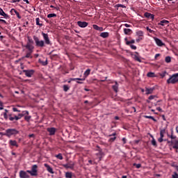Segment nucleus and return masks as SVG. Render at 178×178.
<instances>
[{
    "label": "nucleus",
    "instance_id": "nucleus-24",
    "mask_svg": "<svg viewBox=\"0 0 178 178\" xmlns=\"http://www.w3.org/2000/svg\"><path fill=\"white\" fill-rule=\"evenodd\" d=\"M163 137H165V134H160V138L158 139L159 143H163V141H166V139L163 140Z\"/></svg>",
    "mask_w": 178,
    "mask_h": 178
},
{
    "label": "nucleus",
    "instance_id": "nucleus-29",
    "mask_svg": "<svg viewBox=\"0 0 178 178\" xmlns=\"http://www.w3.org/2000/svg\"><path fill=\"white\" fill-rule=\"evenodd\" d=\"M40 63H41L43 66H47L48 65V60L46 59L45 61H41V59H39Z\"/></svg>",
    "mask_w": 178,
    "mask_h": 178
},
{
    "label": "nucleus",
    "instance_id": "nucleus-23",
    "mask_svg": "<svg viewBox=\"0 0 178 178\" xmlns=\"http://www.w3.org/2000/svg\"><path fill=\"white\" fill-rule=\"evenodd\" d=\"M100 37H102V38H108V37H109V33L102 32L100 33Z\"/></svg>",
    "mask_w": 178,
    "mask_h": 178
},
{
    "label": "nucleus",
    "instance_id": "nucleus-59",
    "mask_svg": "<svg viewBox=\"0 0 178 178\" xmlns=\"http://www.w3.org/2000/svg\"><path fill=\"white\" fill-rule=\"evenodd\" d=\"M29 138H33L35 137V135H34V134H30V135L29 136Z\"/></svg>",
    "mask_w": 178,
    "mask_h": 178
},
{
    "label": "nucleus",
    "instance_id": "nucleus-34",
    "mask_svg": "<svg viewBox=\"0 0 178 178\" xmlns=\"http://www.w3.org/2000/svg\"><path fill=\"white\" fill-rule=\"evenodd\" d=\"M90 72H91V70L90 69L86 70V72H84L85 77H87V76L90 74Z\"/></svg>",
    "mask_w": 178,
    "mask_h": 178
},
{
    "label": "nucleus",
    "instance_id": "nucleus-52",
    "mask_svg": "<svg viewBox=\"0 0 178 178\" xmlns=\"http://www.w3.org/2000/svg\"><path fill=\"white\" fill-rule=\"evenodd\" d=\"M146 29L147 31H149V33H154V31L149 29V27L148 26L146 27Z\"/></svg>",
    "mask_w": 178,
    "mask_h": 178
},
{
    "label": "nucleus",
    "instance_id": "nucleus-44",
    "mask_svg": "<svg viewBox=\"0 0 178 178\" xmlns=\"http://www.w3.org/2000/svg\"><path fill=\"white\" fill-rule=\"evenodd\" d=\"M134 166H136V169H140V168H141V164L134 163Z\"/></svg>",
    "mask_w": 178,
    "mask_h": 178
},
{
    "label": "nucleus",
    "instance_id": "nucleus-42",
    "mask_svg": "<svg viewBox=\"0 0 178 178\" xmlns=\"http://www.w3.org/2000/svg\"><path fill=\"white\" fill-rule=\"evenodd\" d=\"M115 140H116V136H113V137L110 138L108 141H109V143H113V141H115Z\"/></svg>",
    "mask_w": 178,
    "mask_h": 178
},
{
    "label": "nucleus",
    "instance_id": "nucleus-27",
    "mask_svg": "<svg viewBox=\"0 0 178 178\" xmlns=\"http://www.w3.org/2000/svg\"><path fill=\"white\" fill-rule=\"evenodd\" d=\"M76 80H78L79 81H84L86 79H81V78H70L71 81H76Z\"/></svg>",
    "mask_w": 178,
    "mask_h": 178
},
{
    "label": "nucleus",
    "instance_id": "nucleus-20",
    "mask_svg": "<svg viewBox=\"0 0 178 178\" xmlns=\"http://www.w3.org/2000/svg\"><path fill=\"white\" fill-rule=\"evenodd\" d=\"M124 34H126V35H130V34H131L133 33V31H131V29H124Z\"/></svg>",
    "mask_w": 178,
    "mask_h": 178
},
{
    "label": "nucleus",
    "instance_id": "nucleus-3",
    "mask_svg": "<svg viewBox=\"0 0 178 178\" xmlns=\"http://www.w3.org/2000/svg\"><path fill=\"white\" fill-rule=\"evenodd\" d=\"M28 41L26 42V44L24 46V47L31 52L34 51V40L30 37H27Z\"/></svg>",
    "mask_w": 178,
    "mask_h": 178
},
{
    "label": "nucleus",
    "instance_id": "nucleus-15",
    "mask_svg": "<svg viewBox=\"0 0 178 178\" xmlns=\"http://www.w3.org/2000/svg\"><path fill=\"white\" fill-rule=\"evenodd\" d=\"M47 131L49 133V136H55V133H56V129L54 127L47 128Z\"/></svg>",
    "mask_w": 178,
    "mask_h": 178
},
{
    "label": "nucleus",
    "instance_id": "nucleus-39",
    "mask_svg": "<svg viewBox=\"0 0 178 178\" xmlns=\"http://www.w3.org/2000/svg\"><path fill=\"white\" fill-rule=\"evenodd\" d=\"M134 59H135V60H137V62L141 63V58H140V57H138V56L135 55L134 56Z\"/></svg>",
    "mask_w": 178,
    "mask_h": 178
},
{
    "label": "nucleus",
    "instance_id": "nucleus-57",
    "mask_svg": "<svg viewBox=\"0 0 178 178\" xmlns=\"http://www.w3.org/2000/svg\"><path fill=\"white\" fill-rule=\"evenodd\" d=\"M97 31H104V28L99 26V29L97 30Z\"/></svg>",
    "mask_w": 178,
    "mask_h": 178
},
{
    "label": "nucleus",
    "instance_id": "nucleus-56",
    "mask_svg": "<svg viewBox=\"0 0 178 178\" xmlns=\"http://www.w3.org/2000/svg\"><path fill=\"white\" fill-rule=\"evenodd\" d=\"M109 137H116V132H114L111 135H109Z\"/></svg>",
    "mask_w": 178,
    "mask_h": 178
},
{
    "label": "nucleus",
    "instance_id": "nucleus-47",
    "mask_svg": "<svg viewBox=\"0 0 178 178\" xmlns=\"http://www.w3.org/2000/svg\"><path fill=\"white\" fill-rule=\"evenodd\" d=\"M92 27H93V29H94L95 30H97V31H98V29H99V26H98V25H97V24H93V25H92Z\"/></svg>",
    "mask_w": 178,
    "mask_h": 178
},
{
    "label": "nucleus",
    "instance_id": "nucleus-8",
    "mask_svg": "<svg viewBox=\"0 0 178 178\" xmlns=\"http://www.w3.org/2000/svg\"><path fill=\"white\" fill-rule=\"evenodd\" d=\"M63 167L65 168V169H74V163H73V161H70L67 164H64Z\"/></svg>",
    "mask_w": 178,
    "mask_h": 178
},
{
    "label": "nucleus",
    "instance_id": "nucleus-43",
    "mask_svg": "<svg viewBox=\"0 0 178 178\" xmlns=\"http://www.w3.org/2000/svg\"><path fill=\"white\" fill-rule=\"evenodd\" d=\"M155 98H156V95H150L149 97H148V99L149 100H152V99H155Z\"/></svg>",
    "mask_w": 178,
    "mask_h": 178
},
{
    "label": "nucleus",
    "instance_id": "nucleus-9",
    "mask_svg": "<svg viewBox=\"0 0 178 178\" xmlns=\"http://www.w3.org/2000/svg\"><path fill=\"white\" fill-rule=\"evenodd\" d=\"M77 25L79 26V27H81V29H85V27H87V26H88V24L87 22L78 21Z\"/></svg>",
    "mask_w": 178,
    "mask_h": 178
},
{
    "label": "nucleus",
    "instance_id": "nucleus-33",
    "mask_svg": "<svg viewBox=\"0 0 178 178\" xmlns=\"http://www.w3.org/2000/svg\"><path fill=\"white\" fill-rule=\"evenodd\" d=\"M56 158H57V159H60V161H62V159H63V156H62V154H60V153L56 155Z\"/></svg>",
    "mask_w": 178,
    "mask_h": 178
},
{
    "label": "nucleus",
    "instance_id": "nucleus-7",
    "mask_svg": "<svg viewBox=\"0 0 178 178\" xmlns=\"http://www.w3.org/2000/svg\"><path fill=\"white\" fill-rule=\"evenodd\" d=\"M35 72V71H34L33 70H23V73H24L25 76H26V77H32L33 74H34V73Z\"/></svg>",
    "mask_w": 178,
    "mask_h": 178
},
{
    "label": "nucleus",
    "instance_id": "nucleus-11",
    "mask_svg": "<svg viewBox=\"0 0 178 178\" xmlns=\"http://www.w3.org/2000/svg\"><path fill=\"white\" fill-rule=\"evenodd\" d=\"M8 144L10 145V147H15L16 148H19V144H17V141L15 140H10L8 141Z\"/></svg>",
    "mask_w": 178,
    "mask_h": 178
},
{
    "label": "nucleus",
    "instance_id": "nucleus-22",
    "mask_svg": "<svg viewBox=\"0 0 178 178\" xmlns=\"http://www.w3.org/2000/svg\"><path fill=\"white\" fill-rule=\"evenodd\" d=\"M136 34L138 37L144 38V32L143 31H138Z\"/></svg>",
    "mask_w": 178,
    "mask_h": 178
},
{
    "label": "nucleus",
    "instance_id": "nucleus-30",
    "mask_svg": "<svg viewBox=\"0 0 178 178\" xmlns=\"http://www.w3.org/2000/svg\"><path fill=\"white\" fill-rule=\"evenodd\" d=\"M36 21V26H40V27H42L43 24L42 23H40V18H36L35 19Z\"/></svg>",
    "mask_w": 178,
    "mask_h": 178
},
{
    "label": "nucleus",
    "instance_id": "nucleus-5",
    "mask_svg": "<svg viewBox=\"0 0 178 178\" xmlns=\"http://www.w3.org/2000/svg\"><path fill=\"white\" fill-rule=\"evenodd\" d=\"M176 83H178V73L172 74L167 80V84H176Z\"/></svg>",
    "mask_w": 178,
    "mask_h": 178
},
{
    "label": "nucleus",
    "instance_id": "nucleus-35",
    "mask_svg": "<svg viewBox=\"0 0 178 178\" xmlns=\"http://www.w3.org/2000/svg\"><path fill=\"white\" fill-rule=\"evenodd\" d=\"M48 19H51V17H56V14L55 13H51L47 15Z\"/></svg>",
    "mask_w": 178,
    "mask_h": 178
},
{
    "label": "nucleus",
    "instance_id": "nucleus-25",
    "mask_svg": "<svg viewBox=\"0 0 178 178\" xmlns=\"http://www.w3.org/2000/svg\"><path fill=\"white\" fill-rule=\"evenodd\" d=\"M124 41H126L127 45H130L131 44H134L136 42V40H131V41L127 40V38H124Z\"/></svg>",
    "mask_w": 178,
    "mask_h": 178
},
{
    "label": "nucleus",
    "instance_id": "nucleus-55",
    "mask_svg": "<svg viewBox=\"0 0 178 178\" xmlns=\"http://www.w3.org/2000/svg\"><path fill=\"white\" fill-rule=\"evenodd\" d=\"M10 2L12 3H15V2H20V0H11Z\"/></svg>",
    "mask_w": 178,
    "mask_h": 178
},
{
    "label": "nucleus",
    "instance_id": "nucleus-16",
    "mask_svg": "<svg viewBox=\"0 0 178 178\" xmlns=\"http://www.w3.org/2000/svg\"><path fill=\"white\" fill-rule=\"evenodd\" d=\"M112 88L115 92H118L119 90V83H118V81H115V85L112 86Z\"/></svg>",
    "mask_w": 178,
    "mask_h": 178
},
{
    "label": "nucleus",
    "instance_id": "nucleus-60",
    "mask_svg": "<svg viewBox=\"0 0 178 178\" xmlns=\"http://www.w3.org/2000/svg\"><path fill=\"white\" fill-rule=\"evenodd\" d=\"M156 111H159V112H162V108L161 107H157Z\"/></svg>",
    "mask_w": 178,
    "mask_h": 178
},
{
    "label": "nucleus",
    "instance_id": "nucleus-19",
    "mask_svg": "<svg viewBox=\"0 0 178 178\" xmlns=\"http://www.w3.org/2000/svg\"><path fill=\"white\" fill-rule=\"evenodd\" d=\"M0 16H3L5 19H9V15L3 12V10L0 8Z\"/></svg>",
    "mask_w": 178,
    "mask_h": 178
},
{
    "label": "nucleus",
    "instance_id": "nucleus-51",
    "mask_svg": "<svg viewBox=\"0 0 178 178\" xmlns=\"http://www.w3.org/2000/svg\"><path fill=\"white\" fill-rule=\"evenodd\" d=\"M129 47H130V48H131V49H135V50L137 49V47H136L133 44H129Z\"/></svg>",
    "mask_w": 178,
    "mask_h": 178
},
{
    "label": "nucleus",
    "instance_id": "nucleus-36",
    "mask_svg": "<svg viewBox=\"0 0 178 178\" xmlns=\"http://www.w3.org/2000/svg\"><path fill=\"white\" fill-rule=\"evenodd\" d=\"M147 76V77H155V73H154V72H148Z\"/></svg>",
    "mask_w": 178,
    "mask_h": 178
},
{
    "label": "nucleus",
    "instance_id": "nucleus-4",
    "mask_svg": "<svg viewBox=\"0 0 178 178\" xmlns=\"http://www.w3.org/2000/svg\"><path fill=\"white\" fill-rule=\"evenodd\" d=\"M19 134V131H17L16 129H8L6 130V133L4 134V136L6 137H8V138H10L12 136H17V134Z\"/></svg>",
    "mask_w": 178,
    "mask_h": 178
},
{
    "label": "nucleus",
    "instance_id": "nucleus-10",
    "mask_svg": "<svg viewBox=\"0 0 178 178\" xmlns=\"http://www.w3.org/2000/svg\"><path fill=\"white\" fill-rule=\"evenodd\" d=\"M154 40L158 47H163L165 43L162 42V40L158 38H154Z\"/></svg>",
    "mask_w": 178,
    "mask_h": 178
},
{
    "label": "nucleus",
    "instance_id": "nucleus-61",
    "mask_svg": "<svg viewBox=\"0 0 178 178\" xmlns=\"http://www.w3.org/2000/svg\"><path fill=\"white\" fill-rule=\"evenodd\" d=\"M0 22H1V23H4V24H7V22L4 19H0Z\"/></svg>",
    "mask_w": 178,
    "mask_h": 178
},
{
    "label": "nucleus",
    "instance_id": "nucleus-12",
    "mask_svg": "<svg viewBox=\"0 0 178 178\" xmlns=\"http://www.w3.org/2000/svg\"><path fill=\"white\" fill-rule=\"evenodd\" d=\"M171 145L174 149H178V139L171 140Z\"/></svg>",
    "mask_w": 178,
    "mask_h": 178
},
{
    "label": "nucleus",
    "instance_id": "nucleus-17",
    "mask_svg": "<svg viewBox=\"0 0 178 178\" xmlns=\"http://www.w3.org/2000/svg\"><path fill=\"white\" fill-rule=\"evenodd\" d=\"M13 12H15V15L18 19H22V16H20V14L19 13V12H17V10H16L15 8H12L10 10L11 15H13Z\"/></svg>",
    "mask_w": 178,
    "mask_h": 178
},
{
    "label": "nucleus",
    "instance_id": "nucleus-38",
    "mask_svg": "<svg viewBox=\"0 0 178 178\" xmlns=\"http://www.w3.org/2000/svg\"><path fill=\"white\" fill-rule=\"evenodd\" d=\"M69 86L67 85H64L63 86V90L65 92H67V91H69Z\"/></svg>",
    "mask_w": 178,
    "mask_h": 178
},
{
    "label": "nucleus",
    "instance_id": "nucleus-53",
    "mask_svg": "<svg viewBox=\"0 0 178 178\" xmlns=\"http://www.w3.org/2000/svg\"><path fill=\"white\" fill-rule=\"evenodd\" d=\"M143 38H140L138 37V38L136 39V42H140V41L143 40Z\"/></svg>",
    "mask_w": 178,
    "mask_h": 178
},
{
    "label": "nucleus",
    "instance_id": "nucleus-28",
    "mask_svg": "<svg viewBox=\"0 0 178 178\" xmlns=\"http://www.w3.org/2000/svg\"><path fill=\"white\" fill-rule=\"evenodd\" d=\"M144 118L145 119H152V120H153L154 122H156V119H155L154 117L151 115H145Z\"/></svg>",
    "mask_w": 178,
    "mask_h": 178
},
{
    "label": "nucleus",
    "instance_id": "nucleus-6",
    "mask_svg": "<svg viewBox=\"0 0 178 178\" xmlns=\"http://www.w3.org/2000/svg\"><path fill=\"white\" fill-rule=\"evenodd\" d=\"M9 120L10 122H15V120H20V118H23V113H19L18 115H15V114L10 113L8 114Z\"/></svg>",
    "mask_w": 178,
    "mask_h": 178
},
{
    "label": "nucleus",
    "instance_id": "nucleus-13",
    "mask_svg": "<svg viewBox=\"0 0 178 178\" xmlns=\"http://www.w3.org/2000/svg\"><path fill=\"white\" fill-rule=\"evenodd\" d=\"M44 166L45 168H47V172H49V173H51V175H54V173H55V172H54V169L47 163H44Z\"/></svg>",
    "mask_w": 178,
    "mask_h": 178
},
{
    "label": "nucleus",
    "instance_id": "nucleus-21",
    "mask_svg": "<svg viewBox=\"0 0 178 178\" xmlns=\"http://www.w3.org/2000/svg\"><path fill=\"white\" fill-rule=\"evenodd\" d=\"M169 24V21L166 20V19H163L161 20L159 23V26H165V25H168Z\"/></svg>",
    "mask_w": 178,
    "mask_h": 178
},
{
    "label": "nucleus",
    "instance_id": "nucleus-40",
    "mask_svg": "<svg viewBox=\"0 0 178 178\" xmlns=\"http://www.w3.org/2000/svg\"><path fill=\"white\" fill-rule=\"evenodd\" d=\"M24 119L26 122H29L30 121V119H31V116L30 115H25L24 116Z\"/></svg>",
    "mask_w": 178,
    "mask_h": 178
},
{
    "label": "nucleus",
    "instance_id": "nucleus-63",
    "mask_svg": "<svg viewBox=\"0 0 178 178\" xmlns=\"http://www.w3.org/2000/svg\"><path fill=\"white\" fill-rule=\"evenodd\" d=\"M122 141H123L124 144H126V138H123Z\"/></svg>",
    "mask_w": 178,
    "mask_h": 178
},
{
    "label": "nucleus",
    "instance_id": "nucleus-48",
    "mask_svg": "<svg viewBox=\"0 0 178 178\" xmlns=\"http://www.w3.org/2000/svg\"><path fill=\"white\" fill-rule=\"evenodd\" d=\"M3 118L6 120H8V119H9V116H8V114H6V113H3Z\"/></svg>",
    "mask_w": 178,
    "mask_h": 178
},
{
    "label": "nucleus",
    "instance_id": "nucleus-14",
    "mask_svg": "<svg viewBox=\"0 0 178 178\" xmlns=\"http://www.w3.org/2000/svg\"><path fill=\"white\" fill-rule=\"evenodd\" d=\"M155 90V87L153 88H145L146 95H149V94H152Z\"/></svg>",
    "mask_w": 178,
    "mask_h": 178
},
{
    "label": "nucleus",
    "instance_id": "nucleus-32",
    "mask_svg": "<svg viewBox=\"0 0 178 178\" xmlns=\"http://www.w3.org/2000/svg\"><path fill=\"white\" fill-rule=\"evenodd\" d=\"M165 60L166 63H170V62L172 61V58H170V56H167L165 57Z\"/></svg>",
    "mask_w": 178,
    "mask_h": 178
},
{
    "label": "nucleus",
    "instance_id": "nucleus-62",
    "mask_svg": "<svg viewBox=\"0 0 178 178\" xmlns=\"http://www.w3.org/2000/svg\"><path fill=\"white\" fill-rule=\"evenodd\" d=\"M124 26L125 27H131V25L129 24H124Z\"/></svg>",
    "mask_w": 178,
    "mask_h": 178
},
{
    "label": "nucleus",
    "instance_id": "nucleus-18",
    "mask_svg": "<svg viewBox=\"0 0 178 178\" xmlns=\"http://www.w3.org/2000/svg\"><path fill=\"white\" fill-rule=\"evenodd\" d=\"M145 17H147V19H152V20H154V15L149 13H145L144 14Z\"/></svg>",
    "mask_w": 178,
    "mask_h": 178
},
{
    "label": "nucleus",
    "instance_id": "nucleus-26",
    "mask_svg": "<svg viewBox=\"0 0 178 178\" xmlns=\"http://www.w3.org/2000/svg\"><path fill=\"white\" fill-rule=\"evenodd\" d=\"M65 177L66 178H73V172H65Z\"/></svg>",
    "mask_w": 178,
    "mask_h": 178
},
{
    "label": "nucleus",
    "instance_id": "nucleus-45",
    "mask_svg": "<svg viewBox=\"0 0 178 178\" xmlns=\"http://www.w3.org/2000/svg\"><path fill=\"white\" fill-rule=\"evenodd\" d=\"M160 134H166V129H162L160 130Z\"/></svg>",
    "mask_w": 178,
    "mask_h": 178
},
{
    "label": "nucleus",
    "instance_id": "nucleus-2",
    "mask_svg": "<svg viewBox=\"0 0 178 178\" xmlns=\"http://www.w3.org/2000/svg\"><path fill=\"white\" fill-rule=\"evenodd\" d=\"M31 175V176H35L37 177L38 176V165H37L36 164L32 165L31 167V170H28L26 171L24 170H20L19 171V177L20 178H30V175H29V174Z\"/></svg>",
    "mask_w": 178,
    "mask_h": 178
},
{
    "label": "nucleus",
    "instance_id": "nucleus-31",
    "mask_svg": "<svg viewBox=\"0 0 178 178\" xmlns=\"http://www.w3.org/2000/svg\"><path fill=\"white\" fill-rule=\"evenodd\" d=\"M168 137H170L171 140H177V137L173 135V132H172L171 135H168Z\"/></svg>",
    "mask_w": 178,
    "mask_h": 178
},
{
    "label": "nucleus",
    "instance_id": "nucleus-46",
    "mask_svg": "<svg viewBox=\"0 0 178 178\" xmlns=\"http://www.w3.org/2000/svg\"><path fill=\"white\" fill-rule=\"evenodd\" d=\"M115 8H126V6L122 5V4H117L115 6Z\"/></svg>",
    "mask_w": 178,
    "mask_h": 178
},
{
    "label": "nucleus",
    "instance_id": "nucleus-1",
    "mask_svg": "<svg viewBox=\"0 0 178 178\" xmlns=\"http://www.w3.org/2000/svg\"><path fill=\"white\" fill-rule=\"evenodd\" d=\"M42 35L43 37V39L44 40H40V38L34 35L33 40L35 41V47H38L39 48H44L45 47V44L47 45H51V40H49V37L48 36V33H44V32L42 33Z\"/></svg>",
    "mask_w": 178,
    "mask_h": 178
},
{
    "label": "nucleus",
    "instance_id": "nucleus-37",
    "mask_svg": "<svg viewBox=\"0 0 178 178\" xmlns=\"http://www.w3.org/2000/svg\"><path fill=\"white\" fill-rule=\"evenodd\" d=\"M31 54H33V52L29 51L28 53L26 54L25 58H33V56H31Z\"/></svg>",
    "mask_w": 178,
    "mask_h": 178
},
{
    "label": "nucleus",
    "instance_id": "nucleus-41",
    "mask_svg": "<svg viewBox=\"0 0 178 178\" xmlns=\"http://www.w3.org/2000/svg\"><path fill=\"white\" fill-rule=\"evenodd\" d=\"M152 144L154 145V147H156V140H155V138H152Z\"/></svg>",
    "mask_w": 178,
    "mask_h": 178
},
{
    "label": "nucleus",
    "instance_id": "nucleus-54",
    "mask_svg": "<svg viewBox=\"0 0 178 178\" xmlns=\"http://www.w3.org/2000/svg\"><path fill=\"white\" fill-rule=\"evenodd\" d=\"M13 112H20V111L19 110H18L17 108H13Z\"/></svg>",
    "mask_w": 178,
    "mask_h": 178
},
{
    "label": "nucleus",
    "instance_id": "nucleus-49",
    "mask_svg": "<svg viewBox=\"0 0 178 178\" xmlns=\"http://www.w3.org/2000/svg\"><path fill=\"white\" fill-rule=\"evenodd\" d=\"M22 115L23 116H26V115H29V111H22Z\"/></svg>",
    "mask_w": 178,
    "mask_h": 178
},
{
    "label": "nucleus",
    "instance_id": "nucleus-64",
    "mask_svg": "<svg viewBox=\"0 0 178 178\" xmlns=\"http://www.w3.org/2000/svg\"><path fill=\"white\" fill-rule=\"evenodd\" d=\"M135 144H138L140 143V140H136L134 141Z\"/></svg>",
    "mask_w": 178,
    "mask_h": 178
},
{
    "label": "nucleus",
    "instance_id": "nucleus-58",
    "mask_svg": "<svg viewBox=\"0 0 178 178\" xmlns=\"http://www.w3.org/2000/svg\"><path fill=\"white\" fill-rule=\"evenodd\" d=\"M159 56H161L160 54H156L154 56V59H156L157 58H159Z\"/></svg>",
    "mask_w": 178,
    "mask_h": 178
},
{
    "label": "nucleus",
    "instance_id": "nucleus-50",
    "mask_svg": "<svg viewBox=\"0 0 178 178\" xmlns=\"http://www.w3.org/2000/svg\"><path fill=\"white\" fill-rule=\"evenodd\" d=\"M172 178H178L177 172H174V175H172Z\"/></svg>",
    "mask_w": 178,
    "mask_h": 178
}]
</instances>
